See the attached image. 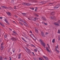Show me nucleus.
<instances>
[{"label":"nucleus","instance_id":"f257e3e1","mask_svg":"<svg viewBox=\"0 0 60 60\" xmlns=\"http://www.w3.org/2000/svg\"><path fill=\"white\" fill-rule=\"evenodd\" d=\"M39 40V41L40 42L41 44H42V45H43V46L44 47L45 46V43H43V42L42 41V40L41 39H40Z\"/></svg>","mask_w":60,"mask_h":60},{"label":"nucleus","instance_id":"f03ea898","mask_svg":"<svg viewBox=\"0 0 60 60\" xmlns=\"http://www.w3.org/2000/svg\"><path fill=\"white\" fill-rule=\"evenodd\" d=\"M23 4L25 6H30V5H31V4H30L27 3H23Z\"/></svg>","mask_w":60,"mask_h":60},{"label":"nucleus","instance_id":"7ed1b4c3","mask_svg":"<svg viewBox=\"0 0 60 60\" xmlns=\"http://www.w3.org/2000/svg\"><path fill=\"white\" fill-rule=\"evenodd\" d=\"M60 6V5H56L55 6V7H54V9H57L58 8H59Z\"/></svg>","mask_w":60,"mask_h":60},{"label":"nucleus","instance_id":"20e7f679","mask_svg":"<svg viewBox=\"0 0 60 60\" xmlns=\"http://www.w3.org/2000/svg\"><path fill=\"white\" fill-rule=\"evenodd\" d=\"M11 41H16V40L15 38H11Z\"/></svg>","mask_w":60,"mask_h":60},{"label":"nucleus","instance_id":"39448f33","mask_svg":"<svg viewBox=\"0 0 60 60\" xmlns=\"http://www.w3.org/2000/svg\"><path fill=\"white\" fill-rule=\"evenodd\" d=\"M21 53H20V54H18V59H20V58H21L20 57H21Z\"/></svg>","mask_w":60,"mask_h":60},{"label":"nucleus","instance_id":"423d86ee","mask_svg":"<svg viewBox=\"0 0 60 60\" xmlns=\"http://www.w3.org/2000/svg\"><path fill=\"white\" fill-rule=\"evenodd\" d=\"M43 57L45 59V60H49V59L48 58L46 57H45L44 56H43Z\"/></svg>","mask_w":60,"mask_h":60},{"label":"nucleus","instance_id":"0eeeda50","mask_svg":"<svg viewBox=\"0 0 60 60\" xmlns=\"http://www.w3.org/2000/svg\"><path fill=\"white\" fill-rule=\"evenodd\" d=\"M20 21H22V22H23V24L24 25H25V26H26V25H27V24H26V22H23L22 20H20Z\"/></svg>","mask_w":60,"mask_h":60},{"label":"nucleus","instance_id":"6e6552de","mask_svg":"<svg viewBox=\"0 0 60 60\" xmlns=\"http://www.w3.org/2000/svg\"><path fill=\"white\" fill-rule=\"evenodd\" d=\"M45 48L46 49V50L48 51V52H50V51L49 50V49H48V47H45Z\"/></svg>","mask_w":60,"mask_h":60},{"label":"nucleus","instance_id":"1a4fd4ad","mask_svg":"<svg viewBox=\"0 0 60 60\" xmlns=\"http://www.w3.org/2000/svg\"><path fill=\"white\" fill-rule=\"evenodd\" d=\"M39 60H44V59L42 57H40L38 58Z\"/></svg>","mask_w":60,"mask_h":60},{"label":"nucleus","instance_id":"9d476101","mask_svg":"<svg viewBox=\"0 0 60 60\" xmlns=\"http://www.w3.org/2000/svg\"><path fill=\"white\" fill-rule=\"evenodd\" d=\"M31 36L32 38L33 39H34V38H35V36H34L33 35H32Z\"/></svg>","mask_w":60,"mask_h":60},{"label":"nucleus","instance_id":"9b49d317","mask_svg":"<svg viewBox=\"0 0 60 60\" xmlns=\"http://www.w3.org/2000/svg\"><path fill=\"white\" fill-rule=\"evenodd\" d=\"M54 24L56 26H58L59 25L58 23L57 22H55L54 23Z\"/></svg>","mask_w":60,"mask_h":60},{"label":"nucleus","instance_id":"f8f14e48","mask_svg":"<svg viewBox=\"0 0 60 60\" xmlns=\"http://www.w3.org/2000/svg\"><path fill=\"white\" fill-rule=\"evenodd\" d=\"M26 48L27 49V51L28 52H30V49H29L28 48H27V47H26Z\"/></svg>","mask_w":60,"mask_h":60},{"label":"nucleus","instance_id":"ddd939ff","mask_svg":"<svg viewBox=\"0 0 60 60\" xmlns=\"http://www.w3.org/2000/svg\"><path fill=\"white\" fill-rule=\"evenodd\" d=\"M22 14L23 16H26V14L25 13H22Z\"/></svg>","mask_w":60,"mask_h":60},{"label":"nucleus","instance_id":"4468645a","mask_svg":"<svg viewBox=\"0 0 60 60\" xmlns=\"http://www.w3.org/2000/svg\"><path fill=\"white\" fill-rule=\"evenodd\" d=\"M35 31L36 33H38V30L36 29H35Z\"/></svg>","mask_w":60,"mask_h":60},{"label":"nucleus","instance_id":"2eb2a0df","mask_svg":"<svg viewBox=\"0 0 60 60\" xmlns=\"http://www.w3.org/2000/svg\"><path fill=\"white\" fill-rule=\"evenodd\" d=\"M4 49V47L2 46L1 47V48L0 49V50H3Z\"/></svg>","mask_w":60,"mask_h":60},{"label":"nucleus","instance_id":"dca6fc26","mask_svg":"<svg viewBox=\"0 0 60 60\" xmlns=\"http://www.w3.org/2000/svg\"><path fill=\"white\" fill-rule=\"evenodd\" d=\"M8 9H9L10 10H11V9H12V8H11V7H8Z\"/></svg>","mask_w":60,"mask_h":60},{"label":"nucleus","instance_id":"f3484780","mask_svg":"<svg viewBox=\"0 0 60 60\" xmlns=\"http://www.w3.org/2000/svg\"><path fill=\"white\" fill-rule=\"evenodd\" d=\"M0 25H1V26H3V27H4V24H2V23L0 22Z\"/></svg>","mask_w":60,"mask_h":60},{"label":"nucleus","instance_id":"a211bd4d","mask_svg":"<svg viewBox=\"0 0 60 60\" xmlns=\"http://www.w3.org/2000/svg\"><path fill=\"white\" fill-rule=\"evenodd\" d=\"M51 15H54L55 12H53L51 13Z\"/></svg>","mask_w":60,"mask_h":60},{"label":"nucleus","instance_id":"6ab92c4d","mask_svg":"<svg viewBox=\"0 0 60 60\" xmlns=\"http://www.w3.org/2000/svg\"><path fill=\"white\" fill-rule=\"evenodd\" d=\"M2 7L3 8H4L5 9H6L7 8V7H6L5 6H2Z\"/></svg>","mask_w":60,"mask_h":60},{"label":"nucleus","instance_id":"aec40b11","mask_svg":"<svg viewBox=\"0 0 60 60\" xmlns=\"http://www.w3.org/2000/svg\"><path fill=\"white\" fill-rule=\"evenodd\" d=\"M2 7L3 8H4L5 9H6L7 8V7H6L5 6H2Z\"/></svg>","mask_w":60,"mask_h":60},{"label":"nucleus","instance_id":"412c9836","mask_svg":"<svg viewBox=\"0 0 60 60\" xmlns=\"http://www.w3.org/2000/svg\"><path fill=\"white\" fill-rule=\"evenodd\" d=\"M22 38V40L23 41H26H26L24 39V38Z\"/></svg>","mask_w":60,"mask_h":60},{"label":"nucleus","instance_id":"4be33fe9","mask_svg":"<svg viewBox=\"0 0 60 60\" xmlns=\"http://www.w3.org/2000/svg\"><path fill=\"white\" fill-rule=\"evenodd\" d=\"M41 4H44L45 3H44V1H43V2H42L41 3Z\"/></svg>","mask_w":60,"mask_h":60},{"label":"nucleus","instance_id":"5701e85b","mask_svg":"<svg viewBox=\"0 0 60 60\" xmlns=\"http://www.w3.org/2000/svg\"><path fill=\"white\" fill-rule=\"evenodd\" d=\"M7 13L8 15H10V14H11V13L9 12H8V13L7 12Z\"/></svg>","mask_w":60,"mask_h":60},{"label":"nucleus","instance_id":"b1692460","mask_svg":"<svg viewBox=\"0 0 60 60\" xmlns=\"http://www.w3.org/2000/svg\"><path fill=\"white\" fill-rule=\"evenodd\" d=\"M58 40L59 41H60V36L58 37Z\"/></svg>","mask_w":60,"mask_h":60},{"label":"nucleus","instance_id":"393cba45","mask_svg":"<svg viewBox=\"0 0 60 60\" xmlns=\"http://www.w3.org/2000/svg\"><path fill=\"white\" fill-rule=\"evenodd\" d=\"M55 39H53L52 40V42L53 43H54V42H55Z\"/></svg>","mask_w":60,"mask_h":60},{"label":"nucleus","instance_id":"a878e982","mask_svg":"<svg viewBox=\"0 0 60 60\" xmlns=\"http://www.w3.org/2000/svg\"><path fill=\"white\" fill-rule=\"evenodd\" d=\"M14 1L13 0L12 1L11 3V4H13L14 3Z\"/></svg>","mask_w":60,"mask_h":60},{"label":"nucleus","instance_id":"bb28decb","mask_svg":"<svg viewBox=\"0 0 60 60\" xmlns=\"http://www.w3.org/2000/svg\"><path fill=\"white\" fill-rule=\"evenodd\" d=\"M47 45L48 47V48L49 49H50V47H49V45L48 44H47Z\"/></svg>","mask_w":60,"mask_h":60},{"label":"nucleus","instance_id":"cd10ccee","mask_svg":"<svg viewBox=\"0 0 60 60\" xmlns=\"http://www.w3.org/2000/svg\"><path fill=\"white\" fill-rule=\"evenodd\" d=\"M7 37V35H5L4 36V37L5 38H6Z\"/></svg>","mask_w":60,"mask_h":60},{"label":"nucleus","instance_id":"c85d7f7f","mask_svg":"<svg viewBox=\"0 0 60 60\" xmlns=\"http://www.w3.org/2000/svg\"><path fill=\"white\" fill-rule=\"evenodd\" d=\"M57 33L58 34H60V30H58V31Z\"/></svg>","mask_w":60,"mask_h":60},{"label":"nucleus","instance_id":"c756f323","mask_svg":"<svg viewBox=\"0 0 60 60\" xmlns=\"http://www.w3.org/2000/svg\"><path fill=\"white\" fill-rule=\"evenodd\" d=\"M31 46H32L33 47H35V46L33 44H31Z\"/></svg>","mask_w":60,"mask_h":60},{"label":"nucleus","instance_id":"7c9ffc66","mask_svg":"<svg viewBox=\"0 0 60 60\" xmlns=\"http://www.w3.org/2000/svg\"><path fill=\"white\" fill-rule=\"evenodd\" d=\"M56 50L57 53H59V52L58 50L57 49H56Z\"/></svg>","mask_w":60,"mask_h":60},{"label":"nucleus","instance_id":"2f4dec72","mask_svg":"<svg viewBox=\"0 0 60 60\" xmlns=\"http://www.w3.org/2000/svg\"><path fill=\"white\" fill-rule=\"evenodd\" d=\"M35 16H36V17H38V16H39L37 14H35Z\"/></svg>","mask_w":60,"mask_h":60},{"label":"nucleus","instance_id":"473e14b6","mask_svg":"<svg viewBox=\"0 0 60 60\" xmlns=\"http://www.w3.org/2000/svg\"><path fill=\"white\" fill-rule=\"evenodd\" d=\"M42 36L43 37H45V35H44V34H42Z\"/></svg>","mask_w":60,"mask_h":60},{"label":"nucleus","instance_id":"72a5a7b5","mask_svg":"<svg viewBox=\"0 0 60 60\" xmlns=\"http://www.w3.org/2000/svg\"><path fill=\"white\" fill-rule=\"evenodd\" d=\"M32 53L33 56H35L34 54V52H32Z\"/></svg>","mask_w":60,"mask_h":60},{"label":"nucleus","instance_id":"f704fd0d","mask_svg":"<svg viewBox=\"0 0 60 60\" xmlns=\"http://www.w3.org/2000/svg\"><path fill=\"white\" fill-rule=\"evenodd\" d=\"M41 34H44V33H43V32L42 31H41Z\"/></svg>","mask_w":60,"mask_h":60},{"label":"nucleus","instance_id":"c9c22d12","mask_svg":"<svg viewBox=\"0 0 60 60\" xmlns=\"http://www.w3.org/2000/svg\"><path fill=\"white\" fill-rule=\"evenodd\" d=\"M36 19H37V18H36V17H35V18H34V20H35H35H36Z\"/></svg>","mask_w":60,"mask_h":60},{"label":"nucleus","instance_id":"e433bc0d","mask_svg":"<svg viewBox=\"0 0 60 60\" xmlns=\"http://www.w3.org/2000/svg\"><path fill=\"white\" fill-rule=\"evenodd\" d=\"M43 20H44V21H46V19H45V18H43Z\"/></svg>","mask_w":60,"mask_h":60},{"label":"nucleus","instance_id":"4c0bfd02","mask_svg":"<svg viewBox=\"0 0 60 60\" xmlns=\"http://www.w3.org/2000/svg\"><path fill=\"white\" fill-rule=\"evenodd\" d=\"M34 51H35V52H36L37 51V50H36V49H34Z\"/></svg>","mask_w":60,"mask_h":60},{"label":"nucleus","instance_id":"58836bf2","mask_svg":"<svg viewBox=\"0 0 60 60\" xmlns=\"http://www.w3.org/2000/svg\"><path fill=\"white\" fill-rule=\"evenodd\" d=\"M5 22H7V21H7V19H5Z\"/></svg>","mask_w":60,"mask_h":60},{"label":"nucleus","instance_id":"ea45409f","mask_svg":"<svg viewBox=\"0 0 60 60\" xmlns=\"http://www.w3.org/2000/svg\"><path fill=\"white\" fill-rule=\"evenodd\" d=\"M58 49V46H57L56 47V48L55 49Z\"/></svg>","mask_w":60,"mask_h":60},{"label":"nucleus","instance_id":"a19ab883","mask_svg":"<svg viewBox=\"0 0 60 60\" xmlns=\"http://www.w3.org/2000/svg\"><path fill=\"white\" fill-rule=\"evenodd\" d=\"M33 2H36V1L35 0H33L32 1Z\"/></svg>","mask_w":60,"mask_h":60},{"label":"nucleus","instance_id":"79ce46f5","mask_svg":"<svg viewBox=\"0 0 60 60\" xmlns=\"http://www.w3.org/2000/svg\"><path fill=\"white\" fill-rule=\"evenodd\" d=\"M33 59L34 60H36V58H35V57H34Z\"/></svg>","mask_w":60,"mask_h":60},{"label":"nucleus","instance_id":"37998d69","mask_svg":"<svg viewBox=\"0 0 60 60\" xmlns=\"http://www.w3.org/2000/svg\"><path fill=\"white\" fill-rule=\"evenodd\" d=\"M18 50L19 52H20V50H21L20 49H19Z\"/></svg>","mask_w":60,"mask_h":60},{"label":"nucleus","instance_id":"c03bdc74","mask_svg":"<svg viewBox=\"0 0 60 60\" xmlns=\"http://www.w3.org/2000/svg\"><path fill=\"white\" fill-rule=\"evenodd\" d=\"M9 60H11V57H9Z\"/></svg>","mask_w":60,"mask_h":60},{"label":"nucleus","instance_id":"a18cd8bd","mask_svg":"<svg viewBox=\"0 0 60 60\" xmlns=\"http://www.w3.org/2000/svg\"><path fill=\"white\" fill-rule=\"evenodd\" d=\"M4 59L5 60L7 59V57H6L4 58Z\"/></svg>","mask_w":60,"mask_h":60},{"label":"nucleus","instance_id":"49530a36","mask_svg":"<svg viewBox=\"0 0 60 60\" xmlns=\"http://www.w3.org/2000/svg\"><path fill=\"white\" fill-rule=\"evenodd\" d=\"M2 59V57L0 56V60H1Z\"/></svg>","mask_w":60,"mask_h":60},{"label":"nucleus","instance_id":"de8ad7c7","mask_svg":"<svg viewBox=\"0 0 60 60\" xmlns=\"http://www.w3.org/2000/svg\"><path fill=\"white\" fill-rule=\"evenodd\" d=\"M30 33L31 34H32V31L30 30Z\"/></svg>","mask_w":60,"mask_h":60},{"label":"nucleus","instance_id":"09e8293b","mask_svg":"<svg viewBox=\"0 0 60 60\" xmlns=\"http://www.w3.org/2000/svg\"><path fill=\"white\" fill-rule=\"evenodd\" d=\"M15 35H17V33H16V32H15Z\"/></svg>","mask_w":60,"mask_h":60},{"label":"nucleus","instance_id":"8fccbe9b","mask_svg":"<svg viewBox=\"0 0 60 60\" xmlns=\"http://www.w3.org/2000/svg\"><path fill=\"white\" fill-rule=\"evenodd\" d=\"M49 34V33H46L45 34V35H47V34Z\"/></svg>","mask_w":60,"mask_h":60},{"label":"nucleus","instance_id":"3c124183","mask_svg":"<svg viewBox=\"0 0 60 60\" xmlns=\"http://www.w3.org/2000/svg\"><path fill=\"white\" fill-rule=\"evenodd\" d=\"M24 37H25V38H26L27 39H28V38H27V37H26V36Z\"/></svg>","mask_w":60,"mask_h":60},{"label":"nucleus","instance_id":"603ef678","mask_svg":"<svg viewBox=\"0 0 60 60\" xmlns=\"http://www.w3.org/2000/svg\"><path fill=\"white\" fill-rule=\"evenodd\" d=\"M13 33L15 34V33L16 32H15V31H13Z\"/></svg>","mask_w":60,"mask_h":60},{"label":"nucleus","instance_id":"864d4df0","mask_svg":"<svg viewBox=\"0 0 60 60\" xmlns=\"http://www.w3.org/2000/svg\"><path fill=\"white\" fill-rule=\"evenodd\" d=\"M44 24H45V25H47V24L46 23H44Z\"/></svg>","mask_w":60,"mask_h":60},{"label":"nucleus","instance_id":"5fc2aeb1","mask_svg":"<svg viewBox=\"0 0 60 60\" xmlns=\"http://www.w3.org/2000/svg\"><path fill=\"white\" fill-rule=\"evenodd\" d=\"M54 2L52 3H50V4H54Z\"/></svg>","mask_w":60,"mask_h":60},{"label":"nucleus","instance_id":"6e6d98bb","mask_svg":"<svg viewBox=\"0 0 60 60\" xmlns=\"http://www.w3.org/2000/svg\"><path fill=\"white\" fill-rule=\"evenodd\" d=\"M44 22H43V21L42 22V24H43L44 23Z\"/></svg>","mask_w":60,"mask_h":60},{"label":"nucleus","instance_id":"4d7b16f0","mask_svg":"<svg viewBox=\"0 0 60 60\" xmlns=\"http://www.w3.org/2000/svg\"><path fill=\"white\" fill-rule=\"evenodd\" d=\"M28 19H29V20H31V19L29 18H28Z\"/></svg>","mask_w":60,"mask_h":60},{"label":"nucleus","instance_id":"13d9d810","mask_svg":"<svg viewBox=\"0 0 60 60\" xmlns=\"http://www.w3.org/2000/svg\"><path fill=\"white\" fill-rule=\"evenodd\" d=\"M0 19H2V17H0Z\"/></svg>","mask_w":60,"mask_h":60},{"label":"nucleus","instance_id":"bf43d9fd","mask_svg":"<svg viewBox=\"0 0 60 60\" xmlns=\"http://www.w3.org/2000/svg\"><path fill=\"white\" fill-rule=\"evenodd\" d=\"M47 1H44V3H47Z\"/></svg>","mask_w":60,"mask_h":60},{"label":"nucleus","instance_id":"052dcab7","mask_svg":"<svg viewBox=\"0 0 60 60\" xmlns=\"http://www.w3.org/2000/svg\"><path fill=\"white\" fill-rule=\"evenodd\" d=\"M6 23L7 24H8V21H7V22H6Z\"/></svg>","mask_w":60,"mask_h":60},{"label":"nucleus","instance_id":"680f3d73","mask_svg":"<svg viewBox=\"0 0 60 60\" xmlns=\"http://www.w3.org/2000/svg\"><path fill=\"white\" fill-rule=\"evenodd\" d=\"M19 22V23H20V24H21L22 25H23V24L21 23L20 22Z\"/></svg>","mask_w":60,"mask_h":60},{"label":"nucleus","instance_id":"e2e57ef3","mask_svg":"<svg viewBox=\"0 0 60 60\" xmlns=\"http://www.w3.org/2000/svg\"><path fill=\"white\" fill-rule=\"evenodd\" d=\"M29 45H27V47H28V46H29Z\"/></svg>","mask_w":60,"mask_h":60},{"label":"nucleus","instance_id":"0e129e2a","mask_svg":"<svg viewBox=\"0 0 60 60\" xmlns=\"http://www.w3.org/2000/svg\"><path fill=\"white\" fill-rule=\"evenodd\" d=\"M15 17H16V18H18V16L17 15H15Z\"/></svg>","mask_w":60,"mask_h":60},{"label":"nucleus","instance_id":"69168bd1","mask_svg":"<svg viewBox=\"0 0 60 60\" xmlns=\"http://www.w3.org/2000/svg\"><path fill=\"white\" fill-rule=\"evenodd\" d=\"M38 9V8H35V10H37V9Z\"/></svg>","mask_w":60,"mask_h":60},{"label":"nucleus","instance_id":"338daca9","mask_svg":"<svg viewBox=\"0 0 60 60\" xmlns=\"http://www.w3.org/2000/svg\"><path fill=\"white\" fill-rule=\"evenodd\" d=\"M36 9H35V11H36H36H36Z\"/></svg>","mask_w":60,"mask_h":60},{"label":"nucleus","instance_id":"774afa93","mask_svg":"<svg viewBox=\"0 0 60 60\" xmlns=\"http://www.w3.org/2000/svg\"><path fill=\"white\" fill-rule=\"evenodd\" d=\"M32 10H34V8H33L32 9Z\"/></svg>","mask_w":60,"mask_h":60}]
</instances>
